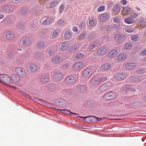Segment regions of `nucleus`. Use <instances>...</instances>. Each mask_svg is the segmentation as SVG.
Returning a JSON list of instances; mask_svg holds the SVG:
<instances>
[{"label":"nucleus","mask_w":146,"mask_h":146,"mask_svg":"<svg viewBox=\"0 0 146 146\" xmlns=\"http://www.w3.org/2000/svg\"><path fill=\"white\" fill-rule=\"evenodd\" d=\"M94 117L95 118H96V119H97V118H96V117Z\"/></svg>","instance_id":"nucleus-62"},{"label":"nucleus","mask_w":146,"mask_h":146,"mask_svg":"<svg viewBox=\"0 0 146 146\" xmlns=\"http://www.w3.org/2000/svg\"><path fill=\"white\" fill-rule=\"evenodd\" d=\"M91 70L90 69L85 70L83 72V76L86 77H89L91 75L90 74Z\"/></svg>","instance_id":"nucleus-17"},{"label":"nucleus","mask_w":146,"mask_h":146,"mask_svg":"<svg viewBox=\"0 0 146 146\" xmlns=\"http://www.w3.org/2000/svg\"><path fill=\"white\" fill-rule=\"evenodd\" d=\"M20 79L19 77L17 75L13 74L11 76V83L15 84L19 82Z\"/></svg>","instance_id":"nucleus-8"},{"label":"nucleus","mask_w":146,"mask_h":146,"mask_svg":"<svg viewBox=\"0 0 146 146\" xmlns=\"http://www.w3.org/2000/svg\"><path fill=\"white\" fill-rule=\"evenodd\" d=\"M54 78L59 80L63 77V75L60 73H55L54 75Z\"/></svg>","instance_id":"nucleus-24"},{"label":"nucleus","mask_w":146,"mask_h":146,"mask_svg":"<svg viewBox=\"0 0 146 146\" xmlns=\"http://www.w3.org/2000/svg\"><path fill=\"white\" fill-rule=\"evenodd\" d=\"M11 79L10 77L5 74L0 75V81L5 85H7L10 82Z\"/></svg>","instance_id":"nucleus-1"},{"label":"nucleus","mask_w":146,"mask_h":146,"mask_svg":"<svg viewBox=\"0 0 146 146\" xmlns=\"http://www.w3.org/2000/svg\"><path fill=\"white\" fill-rule=\"evenodd\" d=\"M136 9H137L139 11H140V8H139L138 7H136Z\"/></svg>","instance_id":"nucleus-54"},{"label":"nucleus","mask_w":146,"mask_h":146,"mask_svg":"<svg viewBox=\"0 0 146 146\" xmlns=\"http://www.w3.org/2000/svg\"><path fill=\"white\" fill-rule=\"evenodd\" d=\"M72 36V34L70 31H66L64 35V38L66 39H70Z\"/></svg>","instance_id":"nucleus-21"},{"label":"nucleus","mask_w":146,"mask_h":146,"mask_svg":"<svg viewBox=\"0 0 146 146\" xmlns=\"http://www.w3.org/2000/svg\"><path fill=\"white\" fill-rule=\"evenodd\" d=\"M131 11V8L128 6L123 7V12L127 14H129L130 13Z\"/></svg>","instance_id":"nucleus-20"},{"label":"nucleus","mask_w":146,"mask_h":146,"mask_svg":"<svg viewBox=\"0 0 146 146\" xmlns=\"http://www.w3.org/2000/svg\"><path fill=\"white\" fill-rule=\"evenodd\" d=\"M97 21L93 18L90 19L89 20V24L91 26H93L96 24Z\"/></svg>","instance_id":"nucleus-19"},{"label":"nucleus","mask_w":146,"mask_h":146,"mask_svg":"<svg viewBox=\"0 0 146 146\" xmlns=\"http://www.w3.org/2000/svg\"><path fill=\"white\" fill-rule=\"evenodd\" d=\"M64 23V22H63V21H62V23Z\"/></svg>","instance_id":"nucleus-60"},{"label":"nucleus","mask_w":146,"mask_h":146,"mask_svg":"<svg viewBox=\"0 0 146 146\" xmlns=\"http://www.w3.org/2000/svg\"><path fill=\"white\" fill-rule=\"evenodd\" d=\"M105 84H103L99 88L100 91H102V90H105L106 89V88L105 87Z\"/></svg>","instance_id":"nucleus-41"},{"label":"nucleus","mask_w":146,"mask_h":146,"mask_svg":"<svg viewBox=\"0 0 146 146\" xmlns=\"http://www.w3.org/2000/svg\"><path fill=\"white\" fill-rule=\"evenodd\" d=\"M139 38L138 36L137 35H134L132 36L131 38V39L133 41L137 40Z\"/></svg>","instance_id":"nucleus-33"},{"label":"nucleus","mask_w":146,"mask_h":146,"mask_svg":"<svg viewBox=\"0 0 146 146\" xmlns=\"http://www.w3.org/2000/svg\"><path fill=\"white\" fill-rule=\"evenodd\" d=\"M84 88L82 87L81 88H80V89H82V90H84Z\"/></svg>","instance_id":"nucleus-56"},{"label":"nucleus","mask_w":146,"mask_h":146,"mask_svg":"<svg viewBox=\"0 0 146 146\" xmlns=\"http://www.w3.org/2000/svg\"><path fill=\"white\" fill-rule=\"evenodd\" d=\"M37 69V66L34 64H31L29 65L28 70L31 72L36 71Z\"/></svg>","instance_id":"nucleus-6"},{"label":"nucleus","mask_w":146,"mask_h":146,"mask_svg":"<svg viewBox=\"0 0 146 146\" xmlns=\"http://www.w3.org/2000/svg\"><path fill=\"white\" fill-rule=\"evenodd\" d=\"M86 33L85 32H83L81 33L79 36V38L80 39H82L84 38L86 36Z\"/></svg>","instance_id":"nucleus-38"},{"label":"nucleus","mask_w":146,"mask_h":146,"mask_svg":"<svg viewBox=\"0 0 146 146\" xmlns=\"http://www.w3.org/2000/svg\"><path fill=\"white\" fill-rule=\"evenodd\" d=\"M106 80V79L105 78H101V80H100V81L101 82H103L104 81H105V80Z\"/></svg>","instance_id":"nucleus-49"},{"label":"nucleus","mask_w":146,"mask_h":146,"mask_svg":"<svg viewBox=\"0 0 146 146\" xmlns=\"http://www.w3.org/2000/svg\"><path fill=\"white\" fill-rule=\"evenodd\" d=\"M53 62L55 63H58L61 61V60L59 57L55 56L52 59Z\"/></svg>","instance_id":"nucleus-25"},{"label":"nucleus","mask_w":146,"mask_h":146,"mask_svg":"<svg viewBox=\"0 0 146 146\" xmlns=\"http://www.w3.org/2000/svg\"><path fill=\"white\" fill-rule=\"evenodd\" d=\"M22 43L25 46H29L31 44V41L28 38H25L22 40Z\"/></svg>","instance_id":"nucleus-16"},{"label":"nucleus","mask_w":146,"mask_h":146,"mask_svg":"<svg viewBox=\"0 0 146 146\" xmlns=\"http://www.w3.org/2000/svg\"><path fill=\"white\" fill-rule=\"evenodd\" d=\"M69 52V50H68V51L67 52Z\"/></svg>","instance_id":"nucleus-64"},{"label":"nucleus","mask_w":146,"mask_h":146,"mask_svg":"<svg viewBox=\"0 0 146 146\" xmlns=\"http://www.w3.org/2000/svg\"><path fill=\"white\" fill-rule=\"evenodd\" d=\"M15 71L17 74L21 77H24L26 75V73L24 70L21 68H16Z\"/></svg>","instance_id":"nucleus-3"},{"label":"nucleus","mask_w":146,"mask_h":146,"mask_svg":"<svg viewBox=\"0 0 146 146\" xmlns=\"http://www.w3.org/2000/svg\"><path fill=\"white\" fill-rule=\"evenodd\" d=\"M99 43L98 41H94L91 43L89 46V48L90 49H93L96 46L98 45Z\"/></svg>","instance_id":"nucleus-18"},{"label":"nucleus","mask_w":146,"mask_h":146,"mask_svg":"<svg viewBox=\"0 0 146 146\" xmlns=\"http://www.w3.org/2000/svg\"><path fill=\"white\" fill-rule=\"evenodd\" d=\"M120 19L119 18L115 17L113 18V21L116 23H118L119 22Z\"/></svg>","instance_id":"nucleus-43"},{"label":"nucleus","mask_w":146,"mask_h":146,"mask_svg":"<svg viewBox=\"0 0 146 146\" xmlns=\"http://www.w3.org/2000/svg\"><path fill=\"white\" fill-rule=\"evenodd\" d=\"M104 97L106 99L111 100L115 98V95L114 93L110 92L105 94Z\"/></svg>","instance_id":"nucleus-2"},{"label":"nucleus","mask_w":146,"mask_h":146,"mask_svg":"<svg viewBox=\"0 0 146 146\" xmlns=\"http://www.w3.org/2000/svg\"><path fill=\"white\" fill-rule=\"evenodd\" d=\"M105 8V7L104 6H100L98 9V11L99 12H102L104 10Z\"/></svg>","instance_id":"nucleus-35"},{"label":"nucleus","mask_w":146,"mask_h":146,"mask_svg":"<svg viewBox=\"0 0 146 146\" xmlns=\"http://www.w3.org/2000/svg\"><path fill=\"white\" fill-rule=\"evenodd\" d=\"M57 110L61 112L64 113H66V114H75V113H73L71 112L70 111L66 110H60L57 109Z\"/></svg>","instance_id":"nucleus-23"},{"label":"nucleus","mask_w":146,"mask_h":146,"mask_svg":"<svg viewBox=\"0 0 146 146\" xmlns=\"http://www.w3.org/2000/svg\"><path fill=\"white\" fill-rule=\"evenodd\" d=\"M145 34H146V31L145 32Z\"/></svg>","instance_id":"nucleus-63"},{"label":"nucleus","mask_w":146,"mask_h":146,"mask_svg":"<svg viewBox=\"0 0 146 146\" xmlns=\"http://www.w3.org/2000/svg\"><path fill=\"white\" fill-rule=\"evenodd\" d=\"M6 38L8 40L12 39L13 37V34L11 32L8 31L5 34Z\"/></svg>","instance_id":"nucleus-14"},{"label":"nucleus","mask_w":146,"mask_h":146,"mask_svg":"<svg viewBox=\"0 0 146 146\" xmlns=\"http://www.w3.org/2000/svg\"><path fill=\"white\" fill-rule=\"evenodd\" d=\"M121 2L122 3L123 5H124L127 4V1L126 0H123L121 1Z\"/></svg>","instance_id":"nucleus-47"},{"label":"nucleus","mask_w":146,"mask_h":146,"mask_svg":"<svg viewBox=\"0 0 146 146\" xmlns=\"http://www.w3.org/2000/svg\"><path fill=\"white\" fill-rule=\"evenodd\" d=\"M111 66L110 64H105L101 66L102 69L104 70H106L109 69L110 68Z\"/></svg>","instance_id":"nucleus-22"},{"label":"nucleus","mask_w":146,"mask_h":146,"mask_svg":"<svg viewBox=\"0 0 146 146\" xmlns=\"http://www.w3.org/2000/svg\"><path fill=\"white\" fill-rule=\"evenodd\" d=\"M137 16V13H133L132 15H131V17L133 19L135 18Z\"/></svg>","instance_id":"nucleus-45"},{"label":"nucleus","mask_w":146,"mask_h":146,"mask_svg":"<svg viewBox=\"0 0 146 146\" xmlns=\"http://www.w3.org/2000/svg\"><path fill=\"white\" fill-rule=\"evenodd\" d=\"M125 31L127 33H132L133 32L134 30L133 29L129 27H127L125 29Z\"/></svg>","instance_id":"nucleus-36"},{"label":"nucleus","mask_w":146,"mask_h":146,"mask_svg":"<svg viewBox=\"0 0 146 146\" xmlns=\"http://www.w3.org/2000/svg\"><path fill=\"white\" fill-rule=\"evenodd\" d=\"M69 46V44L68 42H64L62 43L60 47L61 50L65 51L67 50Z\"/></svg>","instance_id":"nucleus-7"},{"label":"nucleus","mask_w":146,"mask_h":146,"mask_svg":"<svg viewBox=\"0 0 146 146\" xmlns=\"http://www.w3.org/2000/svg\"><path fill=\"white\" fill-rule=\"evenodd\" d=\"M24 96L26 97H27L28 98H30V96L29 95H27L26 94H25L24 95Z\"/></svg>","instance_id":"nucleus-55"},{"label":"nucleus","mask_w":146,"mask_h":146,"mask_svg":"<svg viewBox=\"0 0 146 146\" xmlns=\"http://www.w3.org/2000/svg\"><path fill=\"white\" fill-rule=\"evenodd\" d=\"M108 49L106 48L102 47L99 49L96 52L98 55H103L106 53Z\"/></svg>","instance_id":"nucleus-4"},{"label":"nucleus","mask_w":146,"mask_h":146,"mask_svg":"<svg viewBox=\"0 0 146 146\" xmlns=\"http://www.w3.org/2000/svg\"><path fill=\"white\" fill-rule=\"evenodd\" d=\"M41 80L42 82L45 83L48 81V79L47 76H42L41 78Z\"/></svg>","instance_id":"nucleus-31"},{"label":"nucleus","mask_w":146,"mask_h":146,"mask_svg":"<svg viewBox=\"0 0 146 146\" xmlns=\"http://www.w3.org/2000/svg\"><path fill=\"white\" fill-rule=\"evenodd\" d=\"M116 57L117 61H120L124 60L126 58V56L124 54H122L117 55Z\"/></svg>","instance_id":"nucleus-15"},{"label":"nucleus","mask_w":146,"mask_h":146,"mask_svg":"<svg viewBox=\"0 0 146 146\" xmlns=\"http://www.w3.org/2000/svg\"><path fill=\"white\" fill-rule=\"evenodd\" d=\"M58 35V32L56 31H54L52 34V36L53 38H55Z\"/></svg>","instance_id":"nucleus-39"},{"label":"nucleus","mask_w":146,"mask_h":146,"mask_svg":"<svg viewBox=\"0 0 146 146\" xmlns=\"http://www.w3.org/2000/svg\"><path fill=\"white\" fill-rule=\"evenodd\" d=\"M83 54L80 53L77 54L75 56L76 58L80 59L83 58Z\"/></svg>","instance_id":"nucleus-34"},{"label":"nucleus","mask_w":146,"mask_h":146,"mask_svg":"<svg viewBox=\"0 0 146 146\" xmlns=\"http://www.w3.org/2000/svg\"><path fill=\"white\" fill-rule=\"evenodd\" d=\"M45 45L44 43L42 42H40L37 44V46L39 48H42L44 47Z\"/></svg>","instance_id":"nucleus-30"},{"label":"nucleus","mask_w":146,"mask_h":146,"mask_svg":"<svg viewBox=\"0 0 146 146\" xmlns=\"http://www.w3.org/2000/svg\"><path fill=\"white\" fill-rule=\"evenodd\" d=\"M118 53V51L116 50H113L111 51L108 54H107V56L108 58L113 57L116 56Z\"/></svg>","instance_id":"nucleus-11"},{"label":"nucleus","mask_w":146,"mask_h":146,"mask_svg":"<svg viewBox=\"0 0 146 146\" xmlns=\"http://www.w3.org/2000/svg\"><path fill=\"white\" fill-rule=\"evenodd\" d=\"M87 117H85L84 118V119L85 118H87Z\"/></svg>","instance_id":"nucleus-61"},{"label":"nucleus","mask_w":146,"mask_h":146,"mask_svg":"<svg viewBox=\"0 0 146 146\" xmlns=\"http://www.w3.org/2000/svg\"><path fill=\"white\" fill-rule=\"evenodd\" d=\"M140 21V25L142 27H146V22L143 19L141 18Z\"/></svg>","instance_id":"nucleus-28"},{"label":"nucleus","mask_w":146,"mask_h":146,"mask_svg":"<svg viewBox=\"0 0 146 146\" xmlns=\"http://www.w3.org/2000/svg\"><path fill=\"white\" fill-rule=\"evenodd\" d=\"M54 53V51L53 50H51L48 52V53L49 55L51 56Z\"/></svg>","instance_id":"nucleus-46"},{"label":"nucleus","mask_w":146,"mask_h":146,"mask_svg":"<svg viewBox=\"0 0 146 146\" xmlns=\"http://www.w3.org/2000/svg\"><path fill=\"white\" fill-rule=\"evenodd\" d=\"M124 21L126 23L129 24H132L134 22V20L132 19L131 18H129L125 19Z\"/></svg>","instance_id":"nucleus-26"},{"label":"nucleus","mask_w":146,"mask_h":146,"mask_svg":"<svg viewBox=\"0 0 146 146\" xmlns=\"http://www.w3.org/2000/svg\"><path fill=\"white\" fill-rule=\"evenodd\" d=\"M72 30L74 32L76 33L78 32V29L77 27H74L72 28Z\"/></svg>","instance_id":"nucleus-44"},{"label":"nucleus","mask_w":146,"mask_h":146,"mask_svg":"<svg viewBox=\"0 0 146 146\" xmlns=\"http://www.w3.org/2000/svg\"><path fill=\"white\" fill-rule=\"evenodd\" d=\"M132 91L133 92H134L135 91V89H132Z\"/></svg>","instance_id":"nucleus-57"},{"label":"nucleus","mask_w":146,"mask_h":146,"mask_svg":"<svg viewBox=\"0 0 146 146\" xmlns=\"http://www.w3.org/2000/svg\"><path fill=\"white\" fill-rule=\"evenodd\" d=\"M58 3L56 1H52L51 2L49 5L50 7L52 8L57 5Z\"/></svg>","instance_id":"nucleus-32"},{"label":"nucleus","mask_w":146,"mask_h":146,"mask_svg":"<svg viewBox=\"0 0 146 146\" xmlns=\"http://www.w3.org/2000/svg\"><path fill=\"white\" fill-rule=\"evenodd\" d=\"M68 66V64H64L63 66V67H64V68H67V67Z\"/></svg>","instance_id":"nucleus-52"},{"label":"nucleus","mask_w":146,"mask_h":146,"mask_svg":"<svg viewBox=\"0 0 146 146\" xmlns=\"http://www.w3.org/2000/svg\"><path fill=\"white\" fill-rule=\"evenodd\" d=\"M53 22V20L51 18H48L42 22V24L44 25H49L52 23Z\"/></svg>","instance_id":"nucleus-13"},{"label":"nucleus","mask_w":146,"mask_h":146,"mask_svg":"<svg viewBox=\"0 0 146 146\" xmlns=\"http://www.w3.org/2000/svg\"><path fill=\"white\" fill-rule=\"evenodd\" d=\"M132 47V45L130 43H128L125 44L124 49L125 50L129 49L131 48Z\"/></svg>","instance_id":"nucleus-27"},{"label":"nucleus","mask_w":146,"mask_h":146,"mask_svg":"<svg viewBox=\"0 0 146 146\" xmlns=\"http://www.w3.org/2000/svg\"><path fill=\"white\" fill-rule=\"evenodd\" d=\"M125 66L127 70H132L135 68V65L134 63H127L125 64Z\"/></svg>","instance_id":"nucleus-10"},{"label":"nucleus","mask_w":146,"mask_h":146,"mask_svg":"<svg viewBox=\"0 0 146 146\" xmlns=\"http://www.w3.org/2000/svg\"><path fill=\"white\" fill-rule=\"evenodd\" d=\"M83 65V64L82 62H77L74 64L73 68L75 70H78L81 68Z\"/></svg>","instance_id":"nucleus-12"},{"label":"nucleus","mask_w":146,"mask_h":146,"mask_svg":"<svg viewBox=\"0 0 146 146\" xmlns=\"http://www.w3.org/2000/svg\"><path fill=\"white\" fill-rule=\"evenodd\" d=\"M78 117L81 118H84V117H80V116H78Z\"/></svg>","instance_id":"nucleus-58"},{"label":"nucleus","mask_w":146,"mask_h":146,"mask_svg":"<svg viewBox=\"0 0 146 146\" xmlns=\"http://www.w3.org/2000/svg\"><path fill=\"white\" fill-rule=\"evenodd\" d=\"M115 78L117 80H122L125 79L126 77L124 74L120 73L117 74L115 76Z\"/></svg>","instance_id":"nucleus-9"},{"label":"nucleus","mask_w":146,"mask_h":146,"mask_svg":"<svg viewBox=\"0 0 146 146\" xmlns=\"http://www.w3.org/2000/svg\"><path fill=\"white\" fill-rule=\"evenodd\" d=\"M64 8V5H62L59 8V12L61 13H62Z\"/></svg>","instance_id":"nucleus-37"},{"label":"nucleus","mask_w":146,"mask_h":146,"mask_svg":"<svg viewBox=\"0 0 146 146\" xmlns=\"http://www.w3.org/2000/svg\"><path fill=\"white\" fill-rule=\"evenodd\" d=\"M109 17V16L107 13H104L100 16L99 20L101 22L106 21Z\"/></svg>","instance_id":"nucleus-5"},{"label":"nucleus","mask_w":146,"mask_h":146,"mask_svg":"<svg viewBox=\"0 0 146 146\" xmlns=\"http://www.w3.org/2000/svg\"><path fill=\"white\" fill-rule=\"evenodd\" d=\"M120 7L118 5H115L113 9L114 11L116 12H119L120 11Z\"/></svg>","instance_id":"nucleus-29"},{"label":"nucleus","mask_w":146,"mask_h":146,"mask_svg":"<svg viewBox=\"0 0 146 146\" xmlns=\"http://www.w3.org/2000/svg\"><path fill=\"white\" fill-rule=\"evenodd\" d=\"M10 87L12 89L14 90H15L16 89V88L15 87L12 86H10Z\"/></svg>","instance_id":"nucleus-51"},{"label":"nucleus","mask_w":146,"mask_h":146,"mask_svg":"<svg viewBox=\"0 0 146 146\" xmlns=\"http://www.w3.org/2000/svg\"><path fill=\"white\" fill-rule=\"evenodd\" d=\"M21 50V48H20L19 50L20 51Z\"/></svg>","instance_id":"nucleus-59"},{"label":"nucleus","mask_w":146,"mask_h":146,"mask_svg":"<svg viewBox=\"0 0 146 146\" xmlns=\"http://www.w3.org/2000/svg\"><path fill=\"white\" fill-rule=\"evenodd\" d=\"M141 54L142 55H146V50L145 49L141 53Z\"/></svg>","instance_id":"nucleus-48"},{"label":"nucleus","mask_w":146,"mask_h":146,"mask_svg":"<svg viewBox=\"0 0 146 146\" xmlns=\"http://www.w3.org/2000/svg\"><path fill=\"white\" fill-rule=\"evenodd\" d=\"M3 18V15L2 14H0V19H2Z\"/></svg>","instance_id":"nucleus-53"},{"label":"nucleus","mask_w":146,"mask_h":146,"mask_svg":"<svg viewBox=\"0 0 146 146\" xmlns=\"http://www.w3.org/2000/svg\"><path fill=\"white\" fill-rule=\"evenodd\" d=\"M79 25L80 28H83L85 26V23L84 22H82L79 24Z\"/></svg>","instance_id":"nucleus-40"},{"label":"nucleus","mask_w":146,"mask_h":146,"mask_svg":"<svg viewBox=\"0 0 146 146\" xmlns=\"http://www.w3.org/2000/svg\"><path fill=\"white\" fill-rule=\"evenodd\" d=\"M77 49V48L76 46H73L72 48L71 49L72 50H75Z\"/></svg>","instance_id":"nucleus-50"},{"label":"nucleus","mask_w":146,"mask_h":146,"mask_svg":"<svg viewBox=\"0 0 146 146\" xmlns=\"http://www.w3.org/2000/svg\"><path fill=\"white\" fill-rule=\"evenodd\" d=\"M105 29L106 30L109 31H111V30H112L113 29V28L112 27H111L110 26L108 25L105 27Z\"/></svg>","instance_id":"nucleus-42"}]
</instances>
